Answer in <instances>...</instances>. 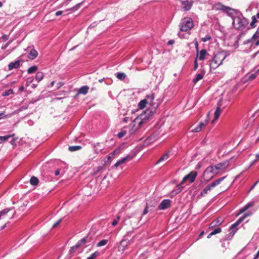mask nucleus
Masks as SVG:
<instances>
[{
    "mask_svg": "<svg viewBox=\"0 0 259 259\" xmlns=\"http://www.w3.org/2000/svg\"><path fill=\"white\" fill-rule=\"evenodd\" d=\"M153 112L149 109H147L144 114H141L137 117L130 125V132L131 134L135 133L140 126L146 123L150 116H152Z\"/></svg>",
    "mask_w": 259,
    "mask_h": 259,
    "instance_id": "obj_1",
    "label": "nucleus"
},
{
    "mask_svg": "<svg viewBox=\"0 0 259 259\" xmlns=\"http://www.w3.org/2000/svg\"><path fill=\"white\" fill-rule=\"evenodd\" d=\"M227 56V53L225 51H220L215 54L212 59L210 61V69H215L221 65Z\"/></svg>",
    "mask_w": 259,
    "mask_h": 259,
    "instance_id": "obj_2",
    "label": "nucleus"
},
{
    "mask_svg": "<svg viewBox=\"0 0 259 259\" xmlns=\"http://www.w3.org/2000/svg\"><path fill=\"white\" fill-rule=\"evenodd\" d=\"M179 26L181 32L189 31L194 27L193 21L190 17H185L182 19Z\"/></svg>",
    "mask_w": 259,
    "mask_h": 259,
    "instance_id": "obj_3",
    "label": "nucleus"
},
{
    "mask_svg": "<svg viewBox=\"0 0 259 259\" xmlns=\"http://www.w3.org/2000/svg\"><path fill=\"white\" fill-rule=\"evenodd\" d=\"M248 21L242 17H235L233 19V25L236 29H243L248 24Z\"/></svg>",
    "mask_w": 259,
    "mask_h": 259,
    "instance_id": "obj_4",
    "label": "nucleus"
},
{
    "mask_svg": "<svg viewBox=\"0 0 259 259\" xmlns=\"http://www.w3.org/2000/svg\"><path fill=\"white\" fill-rule=\"evenodd\" d=\"M197 174H198L197 171H192L189 174L185 176L183 179L181 184L178 185L179 188L176 190L177 191L176 192L175 194H178L180 192L181 189L183 188L182 185L186 181L188 180L190 183H192L194 182L197 176Z\"/></svg>",
    "mask_w": 259,
    "mask_h": 259,
    "instance_id": "obj_5",
    "label": "nucleus"
},
{
    "mask_svg": "<svg viewBox=\"0 0 259 259\" xmlns=\"http://www.w3.org/2000/svg\"><path fill=\"white\" fill-rule=\"evenodd\" d=\"M142 217H137L136 213L127 214L124 221L129 222L133 228L137 227Z\"/></svg>",
    "mask_w": 259,
    "mask_h": 259,
    "instance_id": "obj_6",
    "label": "nucleus"
},
{
    "mask_svg": "<svg viewBox=\"0 0 259 259\" xmlns=\"http://www.w3.org/2000/svg\"><path fill=\"white\" fill-rule=\"evenodd\" d=\"M91 241V238L88 236H86L80 240H79L75 245L72 246L70 249V252H73L74 250L77 249L79 246L85 244L87 243L90 242Z\"/></svg>",
    "mask_w": 259,
    "mask_h": 259,
    "instance_id": "obj_7",
    "label": "nucleus"
},
{
    "mask_svg": "<svg viewBox=\"0 0 259 259\" xmlns=\"http://www.w3.org/2000/svg\"><path fill=\"white\" fill-rule=\"evenodd\" d=\"M217 174V170L215 169V166H209L206 168L203 173L204 177H206L208 174H211L210 176L208 177V181L211 179L214 176Z\"/></svg>",
    "mask_w": 259,
    "mask_h": 259,
    "instance_id": "obj_8",
    "label": "nucleus"
},
{
    "mask_svg": "<svg viewBox=\"0 0 259 259\" xmlns=\"http://www.w3.org/2000/svg\"><path fill=\"white\" fill-rule=\"evenodd\" d=\"M130 241L128 239L123 238L120 242V244L118 246V250L119 252H123L125 250L126 247L129 244Z\"/></svg>",
    "mask_w": 259,
    "mask_h": 259,
    "instance_id": "obj_9",
    "label": "nucleus"
},
{
    "mask_svg": "<svg viewBox=\"0 0 259 259\" xmlns=\"http://www.w3.org/2000/svg\"><path fill=\"white\" fill-rule=\"evenodd\" d=\"M171 201L169 199H164L159 204L158 208L159 210H164L170 206Z\"/></svg>",
    "mask_w": 259,
    "mask_h": 259,
    "instance_id": "obj_10",
    "label": "nucleus"
},
{
    "mask_svg": "<svg viewBox=\"0 0 259 259\" xmlns=\"http://www.w3.org/2000/svg\"><path fill=\"white\" fill-rule=\"evenodd\" d=\"M91 145L94 148V151L96 155L100 153H103L104 152V149L101 148V144L100 143H92Z\"/></svg>",
    "mask_w": 259,
    "mask_h": 259,
    "instance_id": "obj_11",
    "label": "nucleus"
},
{
    "mask_svg": "<svg viewBox=\"0 0 259 259\" xmlns=\"http://www.w3.org/2000/svg\"><path fill=\"white\" fill-rule=\"evenodd\" d=\"M133 158V156L131 155H128L118 160L114 164L115 167H117L121 164L124 163L127 161L131 160Z\"/></svg>",
    "mask_w": 259,
    "mask_h": 259,
    "instance_id": "obj_12",
    "label": "nucleus"
},
{
    "mask_svg": "<svg viewBox=\"0 0 259 259\" xmlns=\"http://www.w3.org/2000/svg\"><path fill=\"white\" fill-rule=\"evenodd\" d=\"M184 11H188L190 10L192 6L193 2L192 0H184L181 1Z\"/></svg>",
    "mask_w": 259,
    "mask_h": 259,
    "instance_id": "obj_13",
    "label": "nucleus"
},
{
    "mask_svg": "<svg viewBox=\"0 0 259 259\" xmlns=\"http://www.w3.org/2000/svg\"><path fill=\"white\" fill-rule=\"evenodd\" d=\"M146 205L149 207L150 210H152L157 205V201L154 198H150L147 200Z\"/></svg>",
    "mask_w": 259,
    "mask_h": 259,
    "instance_id": "obj_14",
    "label": "nucleus"
},
{
    "mask_svg": "<svg viewBox=\"0 0 259 259\" xmlns=\"http://www.w3.org/2000/svg\"><path fill=\"white\" fill-rule=\"evenodd\" d=\"M21 61V60H18L15 62H11L8 65L9 70H11L14 68H18L20 66Z\"/></svg>",
    "mask_w": 259,
    "mask_h": 259,
    "instance_id": "obj_15",
    "label": "nucleus"
},
{
    "mask_svg": "<svg viewBox=\"0 0 259 259\" xmlns=\"http://www.w3.org/2000/svg\"><path fill=\"white\" fill-rule=\"evenodd\" d=\"M213 8L215 10H223L224 11H227L228 10L230 9L229 7H226L220 3L214 5Z\"/></svg>",
    "mask_w": 259,
    "mask_h": 259,
    "instance_id": "obj_16",
    "label": "nucleus"
},
{
    "mask_svg": "<svg viewBox=\"0 0 259 259\" xmlns=\"http://www.w3.org/2000/svg\"><path fill=\"white\" fill-rule=\"evenodd\" d=\"M223 222V220L221 218H218L213 222H212L209 225L210 228H213L217 226L220 225Z\"/></svg>",
    "mask_w": 259,
    "mask_h": 259,
    "instance_id": "obj_17",
    "label": "nucleus"
},
{
    "mask_svg": "<svg viewBox=\"0 0 259 259\" xmlns=\"http://www.w3.org/2000/svg\"><path fill=\"white\" fill-rule=\"evenodd\" d=\"M229 163L228 162L220 163L216 164L215 166V169L222 170L227 168L228 167Z\"/></svg>",
    "mask_w": 259,
    "mask_h": 259,
    "instance_id": "obj_18",
    "label": "nucleus"
},
{
    "mask_svg": "<svg viewBox=\"0 0 259 259\" xmlns=\"http://www.w3.org/2000/svg\"><path fill=\"white\" fill-rule=\"evenodd\" d=\"M206 55H207L206 50L205 49H202L199 52L198 54H197L196 58H198L200 60L203 61L205 59Z\"/></svg>",
    "mask_w": 259,
    "mask_h": 259,
    "instance_id": "obj_19",
    "label": "nucleus"
},
{
    "mask_svg": "<svg viewBox=\"0 0 259 259\" xmlns=\"http://www.w3.org/2000/svg\"><path fill=\"white\" fill-rule=\"evenodd\" d=\"M254 205V202H253V201H251V202L247 203L245 206H244L242 208H241L239 210V213L240 214V213L244 212L248 208L253 206Z\"/></svg>",
    "mask_w": 259,
    "mask_h": 259,
    "instance_id": "obj_20",
    "label": "nucleus"
},
{
    "mask_svg": "<svg viewBox=\"0 0 259 259\" xmlns=\"http://www.w3.org/2000/svg\"><path fill=\"white\" fill-rule=\"evenodd\" d=\"M205 74V71L202 70L200 73L197 74L193 81L194 83H197L198 81L202 79Z\"/></svg>",
    "mask_w": 259,
    "mask_h": 259,
    "instance_id": "obj_21",
    "label": "nucleus"
},
{
    "mask_svg": "<svg viewBox=\"0 0 259 259\" xmlns=\"http://www.w3.org/2000/svg\"><path fill=\"white\" fill-rule=\"evenodd\" d=\"M38 55L37 52L35 49H31L28 54V58L30 60H34Z\"/></svg>",
    "mask_w": 259,
    "mask_h": 259,
    "instance_id": "obj_22",
    "label": "nucleus"
},
{
    "mask_svg": "<svg viewBox=\"0 0 259 259\" xmlns=\"http://www.w3.org/2000/svg\"><path fill=\"white\" fill-rule=\"evenodd\" d=\"M222 112V110L221 109V108L220 106H218L215 112H214V119L212 121V123H213L214 121L217 119H218L219 118V117H220V114Z\"/></svg>",
    "mask_w": 259,
    "mask_h": 259,
    "instance_id": "obj_23",
    "label": "nucleus"
},
{
    "mask_svg": "<svg viewBox=\"0 0 259 259\" xmlns=\"http://www.w3.org/2000/svg\"><path fill=\"white\" fill-rule=\"evenodd\" d=\"M89 89V88L88 86H87V85L83 86L79 89V90H78V93L83 94V95H85L88 92Z\"/></svg>",
    "mask_w": 259,
    "mask_h": 259,
    "instance_id": "obj_24",
    "label": "nucleus"
},
{
    "mask_svg": "<svg viewBox=\"0 0 259 259\" xmlns=\"http://www.w3.org/2000/svg\"><path fill=\"white\" fill-rule=\"evenodd\" d=\"M226 177L225 176V177L220 178L218 179V180H216L215 181L213 182L210 185H211L212 188H213V187H215L216 186L218 185L219 184H220L225 179V178Z\"/></svg>",
    "mask_w": 259,
    "mask_h": 259,
    "instance_id": "obj_25",
    "label": "nucleus"
},
{
    "mask_svg": "<svg viewBox=\"0 0 259 259\" xmlns=\"http://www.w3.org/2000/svg\"><path fill=\"white\" fill-rule=\"evenodd\" d=\"M259 37V27L257 28L256 32L253 35L252 37L250 39H248L246 42H244V44L248 43L251 42L253 39H255Z\"/></svg>",
    "mask_w": 259,
    "mask_h": 259,
    "instance_id": "obj_26",
    "label": "nucleus"
},
{
    "mask_svg": "<svg viewBox=\"0 0 259 259\" xmlns=\"http://www.w3.org/2000/svg\"><path fill=\"white\" fill-rule=\"evenodd\" d=\"M212 187L210 185H207L205 188L203 189V190L201 192L200 195L201 196H204L205 195H206L208 192L210 190Z\"/></svg>",
    "mask_w": 259,
    "mask_h": 259,
    "instance_id": "obj_27",
    "label": "nucleus"
},
{
    "mask_svg": "<svg viewBox=\"0 0 259 259\" xmlns=\"http://www.w3.org/2000/svg\"><path fill=\"white\" fill-rule=\"evenodd\" d=\"M210 114V112H209L207 113L206 119L205 120V121L204 122H201L199 123L198 125H199V126L201 127V129L202 128V127H204L205 126H206L207 125L208 120L209 119Z\"/></svg>",
    "mask_w": 259,
    "mask_h": 259,
    "instance_id": "obj_28",
    "label": "nucleus"
},
{
    "mask_svg": "<svg viewBox=\"0 0 259 259\" xmlns=\"http://www.w3.org/2000/svg\"><path fill=\"white\" fill-rule=\"evenodd\" d=\"M38 179L34 176L32 177L30 180V183L33 186H36L38 183Z\"/></svg>",
    "mask_w": 259,
    "mask_h": 259,
    "instance_id": "obj_29",
    "label": "nucleus"
},
{
    "mask_svg": "<svg viewBox=\"0 0 259 259\" xmlns=\"http://www.w3.org/2000/svg\"><path fill=\"white\" fill-rule=\"evenodd\" d=\"M116 77L121 80H124L126 77V74L123 72H117L116 74Z\"/></svg>",
    "mask_w": 259,
    "mask_h": 259,
    "instance_id": "obj_30",
    "label": "nucleus"
},
{
    "mask_svg": "<svg viewBox=\"0 0 259 259\" xmlns=\"http://www.w3.org/2000/svg\"><path fill=\"white\" fill-rule=\"evenodd\" d=\"M169 157V155L167 153H165L164 155H163L157 161L156 163L158 164L161 162H162L163 161H165L167 159H168Z\"/></svg>",
    "mask_w": 259,
    "mask_h": 259,
    "instance_id": "obj_31",
    "label": "nucleus"
},
{
    "mask_svg": "<svg viewBox=\"0 0 259 259\" xmlns=\"http://www.w3.org/2000/svg\"><path fill=\"white\" fill-rule=\"evenodd\" d=\"M147 104V101L145 99L141 100L138 104V107L140 109H143L146 107Z\"/></svg>",
    "mask_w": 259,
    "mask_h": 259,
    "instance_id": "obj_32",
    "label": "nucleus"
},
{
    "mask_svg": "<svg viewBox=\"0 0 259 259\" xmlns=\"http://www.w3.org/2000/svg\"><path fill=\"white\" fill-rule=\"evenodd\" d=\"M154 95H151L147 96L145 100L147 101V104H149V105L153 106V101L154 100Z\"/></svg>",
    "mask_w": 259,
    "mask_h": 259,
    "instance_id": "obj_33",
    "label": "nucleus"
},
{
    "mask_svg": "<svg viewBox=\"0 0 259 259\" xmlns=\"http://www.w3.org/2000/svg\"><path fill=\"white\" fill-rule=\"evenodd\" d=\"M44 78V74L41 72H37L36 75H35V79L37 80L38 82Z\"/></svg>",
    "mask_w": 259,
    "mask_h": 259,
    "instance_id": "obj_34",
    "label": "nucleus"
},
{
    "mask_svg": "<svg viewBox=\"0 0 259 259\" xmlns=\"http://www.w3.org/2000/svg\"><path fill=\"white\" fill-rule=\"evenodd\" d=\"M108 240L107 239H103L101 241H100L97 244V247H101V246H105L106 245L107 243H108Z\"/></svg>",
    "mask_w": 259,
    "mask_h": 259,
    "instance_id": "obj_35",
    "label": "nucleus"
},
{
    "mask_svg": "<svg viewBox=\"0 0 259 259\" xmlns=\"http://www.w3.org/2000/svg\"><path fill=\"white\" fill-rule=\"evenodd\" d=\"M257 19L255 18V17L254 16H252L251 17V22L250 24V28H254L256 25H255V23L257 22Z\"/></svg>",
    "mask_w": 259,
    "mask_h": 259,
    "instance_id": "obj_36",
    "label": "nucleus"
},
{
    "mask_svg": "<svg viewBox=\"0 0 259 259\" xmlns=\"http://www.w3.org/2000/svg\"><path fill=\"white\" fill-rule=\"evenodd\" d=\"M81 148V147L80 146H73L69 147L68 149L70 151H75L80 150Z\"/></svg>",
    "mask_w": 259,
    "mask_h": 259,
    "instance_id": "obj_37",
    "label": "nucleus"
},
{
    "mask_svg": "<svg viewBox=\"0 0 259 259\" xmlns=\"http://www.w3.org/2000/svg\"><path fill=\"white\" fill-rule=\"evenodd\" d=\"M37 69V67L35 65H34V66H32L30 67H29L28 70H27V72L28 73H32L33 72H34L35 71H36Z\"/></svg>",
    "mask_w": 259,
    "mask_h": 259,
    "instance_id": "obj_38",
    "label": "nucleus"
},
{
    "mask_svg": "<svg viewBox=\"0 0 259 259\" xmlns=\"http://www.w3.org/2000/svg\"><path fill=\"white\" fill-rule=\"evenodd\" d=\"M99 252L98 251H95L94 253H92L89 257H88L87 259H95L99 255Z\"/></svg>",
    "mask_w": 259,
    "mask_h": 259,
    "instance_id": "obj_39",
    "label": "nucleus"
},
{
    "mask_svg": "<svg viewBox=\"0 0 259 259\" xmlns=\"http://www.w3.org/2000/svg\"><path fill=\"white\" fill-rule=\"evenodd\" d=\"M237 225L236 224V223H235L234 224H233V225H232L231 226V227H230V230L233 233V234H234L236 231H237Z\"/></svg>",
    "mask_w": 259,
    "mask_h": 259,
    "instance_id": "obj_40",
    "label": "nucleus"
},
{
    "mask_svg": "<svg viewBox=\"0 0 259 259\" xmlns=\"http://www.w3.org/2000/svg\"><path fill=\"white\" fill-rule=\"evenodd\" d=\"M13 136H14V135H7V136H0V140L1 141H6L8 140L10 137H11Z\"/></svg>",
    "mask_w": 259,
    "mask_h": 259,
    "instance_id": "obj_41",
    "label": "nucleus"
},
{
    "mask_svg": "<svg viewBox=\"0 0 259 259\" xmlns=\"http://www.w3.org/2000/svg\"><path fill=\"white\" fill-rule=\"evenodd\" d=\"M13 93V91L12 90V89H9L8 90V91H6L5 92H4L3 93V96H8L10 95H11Z\"/></svg>",
    "mask_w": 259,
    "mask_h": 259,
    "instance_id": "obj_42",
    "label": "nucleus"
},
{
    "mask_svg": "<svg viewBox=\"0 0 259 259\" xmlns=\"http://www.w3.org/2000/svg\"><path fill=\"white\" fill-rule=\"evenodd\" d=\"M9 210L10 209H5L3 210L0 211V220L3 216L5 215L9 211Z\"/></svg>",
    "mask_w": 259,
    "mask_h": 259,
    "instance_id": "obj_43",
    "label": "nucleus"
},
{
    "mask_svg": "<svg viewBox=\"0 0 259 259\" xmlns=\"http://www.w3.org/2000/svg\"><path fill=\"white\" fill-rule=\"evenodd\" d=\"M221 231H222L221 228H217L211 232V235H215L217 234L221 233Z\"/></svg>",
    "mask_w": 259,
    "mask_h": 259,
    "instance_id": "obj_44",
    "label": "nucleus"
},
{
    "mask_svg": "<svg viewBox=\"0 0 259 259\" xmlns=\"http://www.w3.org/2000/svg\"><path fill=\"white\" fill-rule=\"evenodd\" d=\"M257 75H258V73L257 72H255L254 73H252V74H250L248 76V80H253L257 76Z\"/></svg>",
    "mask_w": 259,
    "mask_h": 259,
    "instance_id": "obj_45",
    "label": "nucleus"
},
{
    "mask_svg": "<svg viewBox=\"0 0 259 259\" xmlns=\"http://www.w3.org/2000/svg\"><path fill=\"white\" fill-rule=\"evenodd\" d=\"M125 134H126V132L125 131H122L121 132L117 134V137L119 138H121L123 136H124L125 135Z\"/></svg>",
    "mask_w": 259,
    "mask_h": 259,
    "instance_id": "obj_46",
    "label": "nucleus"
},
{
    "mask_svg": "<svg viewBox=\"0 0 259 259\" xmlns=\"http://www.w3.org/2000/svg\"><path fill=\"white\" fill-rule=\"evenodd\" d=\"M120 218V216H117V219H114L113 220V221L112 222V226H115V225H116L118 222V221L119 220Z\"/></svg>",
    "mask_w": 259,
    "mask_h": 259,
    "instance_id": "obj_47",
    "label": "nucleus"
},
{
    "mask_svg": "<svg viewBox=\"0 0 259 259\" xmlns=\"http://www.w3.org/2000/svg\"><path fill=\"white\" fill-rule=\"evenodd\" d=\"M201 39L203 42H206L207 41L210 40L211 37L209 35H207L204 37L202 38Z\"/></svg>",
    "mask_w": 259,
    "mask_h": 259,
    "instance_id": "obj_48",
    "label": "nucleus"
},
{
    "mask_svg": "<svg viewBox=\"0 0 259 259\" xmlns=\"http://www.w3.org/2000/svg\"><path fill=\"white\" fill-rule=\"evenodd\" d=\"M152 210H150V208H149V207H148L147 205L146 206L143 212V213H142V215H145L149 211H151Z\"/></svg>",
    "mask_w": 259,
    "mask_h": 259,
    "instance_id": "obj_49",
    "label": "nucleus"
},
{
    "mask_svg": "<svg viewBox=\"0 0 259 259\" xmlns=\"http://www.w3.org/2000/svg\"><path fill=\"white\" fill-rule=\"evenodd\" d=\"M201 130V127L199 126V125H198L195 128L193 129L192 130V132L193 133H197V132H200Z\"/></svg>",
    "mask_w": 259,
    "mask_h": 259,
    "instance_id": "obj_50",
    "label": "nucleus"
},
{
    "mask_svg": "<svg viewBox=\"0 0 259 259\" xmlns=\"http://www.w3.org/2000/svg\"><path fill=\"white\" fill-rule=\"evenodd\" d=\"M33 79L32 77L28 78L26 81V85L29 86V84L32 82Z\"/></svg>",
    "mask_w": 259,
    "mask_h": 259,
    "instance_id": "obj_51",
    "label": "nucleus"
},
{
    "mask_svg": "<svg viewBox=\"0 0 259 259\" xmlns=\"http://www.w3.org/2000/svg\"><path fill=\"white\" fill-rule=\"evenodd\" d=\"M198 67V64L197 62V58L195 59L194 61V69L196 70Z\"/></svg>",
    "mask_w": 259,
    "mask_h": 259,
    "instance_id": "obj_52",
    "label": "nucleus"
},
{
    "mask_svg": "<svg viewBox=\"0 0 259 259\" xmlns=\"http://www.w3.org/2000/svg\"><path fill=\"white\" fill-rule=\"evenodd\" d=\"M244 219H243V217H240L236 222V224L238 225L239 224H240Z\"/></svg>",
    "mask_w": 259,
    "mask_h": 259,
    "instance_id": "obj_53",
    "label": "nucleus"
},
{
    "mask_svg": "<svg viewBox=\"0 0 259 259\" xmlns=\"http://www.w3.org/2000/svg\"><path fill=\"white\" fill-rule=\"evenodd\" d=\"M244 219H243V217H240L236 222V224L238 225L239 224H240Z\"/></svg>",
    "mask_w": 259,
    "mask_h": 259,
    "instance_id": "obj_54",
    "label": "nucleus"
},
{
    "mask_svg": "<svg viewBox=\"0 0 259 259\" xmlns=\"http://www.w3.org/2000/svg\"><path fill=\"white\" fill-rule=\"evenodd\" d=\"M62 221V219H59L53 225V228L56 227Z\"/></svg>",
    "mask_w": 259,
    "mask_h": 259,
    "instance_id": "obj_55",
    "label": "nucleus"
},
{
    "mask_svg": "<svg viewBox=\"0 0 259 259\" xmlns=\"http://www.w3.org/2000/svg\"><path fill=\"white\" fill-rule=\"evenodd\" d=\"M251 214V212H247L245 214H244L242 217H243V219H245L247 217L250 216Z\"/></svg>",
    "mask_w": 259,
    "mask_h": 259,
    "instance_id": "obj_56",
    "label": "nucleus"
},
{
    "mask_svg": "<svg viewBox=\"0 0 259 259\" xmlns=\"http://www.w3.org/2000/svg\"><path fill=\"white\" fill-rule=\"evenodd\" d=\"M62 13H63V12L62 11H57L56 12L55 15L56 16H59L62 15Z\"/></svg>",
    "mask_w": 259,
    "mask_h": 259,
    "instance_id": "obj_57",
    "label": "nucleus"
},
{
    "mask_svg": "<svg viewBox=\"0 0 259 259\" xmlns=\"http://www.w3.org/2000/svg\"><path fill=\"white\" fill-rule=\"evenodd\" d=\"M10 44V41L7 42L5 45H4V46H2V49H6L8 47V46Z\"/></svg>",
    "mask_w": 259,
    "mask_h": 259,
    "instance_id": "obj_58",
    "label": "nucleus"
},
{
    "mask_svg": "<svg viewBox=\"0 0 259 259\" xmlns=\"http://www.w3.org/2000/svg\"><path fill=\"white\" fill-rule=\"evenodd\" d=\"M258 182H259V180H258V181H256V182H255V183L253 184V185L251 187V188H250V190L253 189L255 187V186L257 184V183H258Z\"/></svg>",
    "mask_w": 259,
    "mask_h": 259,
    "instance_id": "obj_59",
    "label": "nucleus"
},
{
    "mask_svg": "<svg viewBox=\"0 0 259 259\" xmlns=\"http://www.w3.org/2000/svg\"><path fill=\"white\" fill-rule=\"evenodd\" d=\"M82 3H80L76 4L75 5V6L74 7L72 8V9H74V8H75L76 9H78Z\"/></svg>",
    "mask_w": 259,
    "mask_h": 259,
    "instance_id": "obj_60",
    "label": "nucleus"
},
{
    "mask_svg": "<svg viewBox=\"0 0 259 259\" xmlns=\"http://www.w3.org/2000/svg\"><path fill=\"white\" fill-rule=\"evenodd\" d=\"M24 90V87L23 85H21V86L19 88V91L20 92H23Z\"/></svg>",
    "mask_w": 259,
    "mask_h": 259,
    "instance_id": "obj_61",
    "label": "nucleus"
},
{
    "mask_svg": "<svg viewBox=\"0 0 259 259\" xmlns=\"http://www.w3.org/2000/svg\"><path fill=\"white\" fill-rule=\"evenodd\" d=\"M59 174H60V170H59V169H57V170L55 171V176H58Z\"/></svg>",
    "mask_w": 259,
    "mask_h": 259,
    "instance_id": "obj_62",
    "label": "nucleus"
},
{
    "mask_svg": "<svg viewBox=\"0 0 259 259\" xmlns=\"http://www.w3.org/2000/svg\"><path fill=\"white\" fill-rule=\"evenodd\" d=\"M178 35H179V36L181 38H184L183 34H182L181 33V32H179L178 33Z\"/></svg>",
    "mask_w": 259,
    "mask_h": 259,
    "instance_id": "obj_63",
    "label": "nucleus"
},
{
    "mask_svg": "<svg viewBox=\"0 0 259 259\" xmlns=\"http://www.w3.org/2000/svg\"><path fill=\"white\" fill-rule=\"evenodd\" d=\"M256 158L254 160V162L257 161V160L259 159V153L256 154Z\"/></svg>",
    "mask_w": 259,
    "mask_h": 259,
    "instance_id": "obj_64",
    "label": "nucleus"
}]
</instances>
